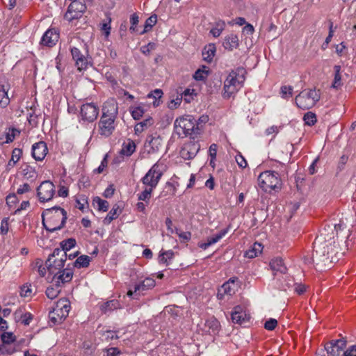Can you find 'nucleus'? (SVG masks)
Listing matches in <instances>:
<instances>
[{
  "label": "nucleus",
  "mask_w": 356,
  "mask_h": 356,
  "mask_svg": "<svg viewBox=\"0 0 356 356\" xmlns=\"http://www.w3.org/2000/svg\"><path fill=\"white\" fill-rule=\"evenodd\" d=\"M138 22H139L138 16L136 13H134L133 15H131V17H130L131 26L129 29L130 31H131V32L136 31V26L138 24Z\"/></svg>",
  "instance_id": "13d9d810"
},
{
  "label": "nucleus",
  "mask_w": 356,
  "mask_h": 356,
  "mask_svg": "<svg viewBox=\"0 0 356 356\" xmlns=\"http://www.w3.org/2000/svg\"><path fill=\"white\" fill-rule=\"evenodd\" d=\"M208 120H209L208 115H202L201 117H200V118L198 119V121L196 123L195 129L197 130H201L202 128V125L205 124L208 122Z\"/></svg>",
  "instance_id": "e2e57ef3"
},
{
  "label": "nucleus",
  "mask_w": 356,
  "mask_h": 356,
  "mask_svg": "<svg viewBox=\"0 0 356 356\" xmlns=\"http://www.w3.org/2000/svg\"><path fill=\"white\" fill-rule=\"evenodd\" d=\"M320 99V94L315 89H305L301 91L295 98L296 106L307 110L312 108Z\"/></svg>",
  "instance_id": "39448f33"
},
{
  "label": "nucleus",
  "mask_w": 356,
  "mask_h": 356,
  "mask_svg": "<svg viewBox=\"0 0 356 356\" xmlns=\"http://www.w3.org/2000/svg\"><path fill=\"white\" fill-rule=\"evenodd\" d=\"M136 150V144L135 143L128 139L127 141H124L122 144V149L120 151V154L122 156H130Z\"/></svg>",
  "instance_id": "a878e982"
},
{
  "label": "nucleus",
  "mask_w": 356,
  "mask_h": 356,
  "mask_svg": "<svg viewBox=\"0 0 356 356\" xmlns=\"http://www.w3.org/2000/svg\"><path fill=\"white\" fill-rule=\"evenodd\" d=\"M70 309V301L65 298L60 299L56 303L53 310L49 312L50 321L54 325L61 323L68 316Z\"/></svg>",
  "instance_id": "423d86ee"
},
{
  "label": "nucleus",
  "mask_w": 356,
  "mask_h": 356,
  "mask_svg": "<svg viewBox=\"0 0 356 356\" xmlns=\"http://www.w3.org/2000/svg\"><path fill=\"white\" fill-rule=\"evenodd\" d=\"M163 94V91L161 89H155L147 95V97L154 99L153 104L154 106H158L160 104V99L162 97Z\"/></svg>",
  "instance_id": "49530a36"
},
{
  "label": "nucleus",
  "mask_w": 356,
  "mask_h": 356,
  "mask_svg": "<svg viewBox=\"0 0 356 356\" xmlns=\"http://www.w3.org/2000/svg\"><path fill=\"white\" fill-rule=\"evenodd\" d=\"M205 326L208 328V332L213 334L218 333L220 328V322L213 316L206 321Z\"/></svg>",
  "instance_id": "c85d7f7f"
},
{
  "label": "nucleus",
  "mask_w": 356,
  "mask_h": 356,
  "mask_svg": "<svg viewBox=\"0 0 356 356\" xmlns=\"http://www.w3.org/2000/svg\"><path fill=\"white\" fill-rule=\"evenodd\" d=\"M216 49L214 44H209L206 46L202 51L203 59L209 63L213 60Z\"/></svg>",
  "instance_id": "7c9ffc66"
},
{
  "label": "nucleus",
  "mask_w": 356,
  "mask_h": 356,
  "mask_svg": "<svg viewBox=\"0 0 356 356\" xmlns=\"http://www.w3.org/2000/svg\"><path fill=\"white\" fill-rule=\"evenodd\" d=\"M59 39V33L55 29H49L42 35L40 44L42 46L52 47Z\"/></svg>",
  "instance_id": "6ab92c4d"
},
{
  "label": "nucleus",
  "mask_w": 356,
  "mask_h": 356,
  "mask_svg": "<svg viewBox=\"0 0 356 356\" xmlns=\"http://www.w3.org/2000/svg\"><path fill=\"white\" fill-rule=\"evenodd\" d=\"M1 340L3 343L9 344L15 340V337L11 332H4L1 335Z\"/></svg>",
  "instance_id": "6e6d98bb"
},
{
  "label": "nucleus",
  "mask_w": 356,
  "mask_h": 356,
  "mask_svg": "<svg viewBox=\"0 0 356 356\" xmlns=\"http://www.w3.org/2000/svg\"><path fill=\"white\" fill-rule=\"evenodd\" d=\"M343 356H356V345H353L343 352Z\"/></svg>",
  "instance_id": "774afa93"
},
{
  "label": "nucleus",
  "mask_w": 356,
  "mask_h": 356,
  "mask_svg": "<svg viewBox=\"0 0 356 356\" xmlns=\"http://www.w3.org/2000/svg\"><path fill=\"white\" fill-rule=\"evenodd\" d=\"M270 268L275 274L277 273H285L286 271V268L281 258L273 259L270 261Z\"/></svg>",
  "instance_id": "cd10ccee"
},
{
  "label": "nucleus",
  "mask_w": 356,
  "mask_h": 356,
  "mask_svg": "<svg viewBox=\"0 0 356 356\" xmlns=\"http://www.w3.org/2000/svg\"><path fill=\"white\" fill-rule=\"evenodd\" d=\"M67 259V254H63V256H61L59 258L54 259L53 261H51V259L50 257L48 258L46 261V265L47 266V276L52 277L56 273L58 270H62L64 269L65 263Z\"/></svg>",
  "instance_id": "4468645a"
},
{
  "label": "nucleus",
  "mask_w": 356,
  "mask_h": 356,
  "mask_svg": "<svg viewBox=\"0 0 356 356\" xmlns=\"http://www.w3.org/2000/svg\"><path fill=\"white\" fill-rule=\"evenodd\" d=\"M277 325V321L275 318H270L266 321L264 327L267 330H273Z\"/></svg>",
  "instance_id": "052dcab7"
},
{
  "label": "nucleus",
  "mask_w": 356,
  "mask_h": 356,
  "mask_svg": "<svg viewBox=\"0 0 356 356\" xmlns=\"http://www.w3.org/2000/svg\"><path fill=\"white\" fill-rule=\"evenodd\" d=\"M154 120L152 118H148L145 120L136 124L134 127L136 134L142 133L145 131L148 127L152 126Z\"/></svg>",
  "instance_id": "e433bc0d"
},
{
  "label": "nucleus",
  "mask_w": 356,
  "mask_h": 356,
  "mask_svg": "<svg viewBox=\"0 0 356 356\" xmlns=\"http://www.w3.org/2000/svg\"><path fill=\"white\" fill-rule=\"evenodd\" d=\"M245 70L243 67H238L232 70L224 81L223 97L229 99L236 94L243 87L245 80Z\"/></svg>",
  "instance_id": "7ed1b4c3"
},
{
  "label": "nucleus",
  "mask_w": 356,
  "mask_h": 356,
  "mask_svg": "<svg viewBox=\"0 0 356 356\" xmlns=\"http://www.w3.org/2000/svg\"><path fill=\"white\" fill-rule=\"evenodd\" d=\"M22 154V152L19 148H15L13 150L11 159L8 161V162L6 165V170L7 171H10V169L13 168L17 162L19 160Z\"/></svg>",
  "instance_id": "2f4dec72"
},
{
  "label": "nucleus",
  "mask_w": 356,
  "mask_h": 356,
  "mask_svg": "<svg viewBox=\"0 0 356 356\" xmlns=\"http://www.w3.org/2000/svg\"><path fill=\"white\" fill-rule=\"evenodd\" d=\"M156 44L154 42H149L147 45L140 47V51L145 55H149L151 51L155 49Z\"/></svg>",
  "instance_id": "4d7b16f0"
},
{
  "label": "nucleus",
  "mask_w": 356,
  "mask_h": 356,
  "mask_svg": "<svg viewBox=\"0 0 356 356\" xmlns=\"http://www.w3.org/2000/svg\"><path fill=\"white\" fill-rule=\"evenodd\" d=\"M346 346L343 339L332 340L325 345L327 356H339Z\"/></svg>",
  "instance_id": "ddd939ff"
},
{
  "label": "nucleus",
  "mask_w": 356,
  "mask_h": 356,
  "mask_svg": "<svg viewBox=\"0 0 356 356\" xmlns=\"http://www.w3.org/2000/svg\"><path fill=\"white\" fill-rule=\"evenodd\" d=\"M334 77L332 86V88L337 89L340 88L343 84L341 82V66L335 65L334 67Z\"/></svg>",
  "instance_id": "58836bf2"
},
{
  "label": "nucleus",
  "mask_w": 356,
  "mask_h": 356,
  "mask_svg": "<svg viewBox=\"0 0 356 356\" xmlns=\"http://www.w3.org/2000/svg\"><path fill=\"white\" fill-rule=\"evenodd\" d=\"M208 75L207 71L204 69H198L194 74L193 78L197 81L204 80Z\"/></svg>",
  "instance_id": "864d4df0"
},
{
  "label": "nucleus",
  "mask_w": 356,
  "mask_h": 356,
  "mask_svg": "<svg viewBox=\"0 0 356 356\" xmlns=\"http://www.w3.org/2000/svg\"><path fill=\"white\" fill-rule=\"evenodd\" d=\"M326 234V229L321 231L320 235L316 236L314 242L313 262L320 267L330 268L331 264L334 262L332 256L335 247V241L333 236H329Z\"/></svg>",
  "instance_id": "f257e3e1"
},
{
  "label": "nucleus",
  "mask_w": 356,
  "mask_h": 356,
  "mask_svg": "<svg viewBox=\"0 0 356 356\" xmlns=\"http://www.w3.org/2000/svg\"><path fill=\"white\" fill-rule=\"evenodd\" d=\"M157 22V15L154 14L152 15L149 17H148L144 25V30L140 33V34H144L152 29V28L156 24Z\"/></svg>",
  "instance_id": "a19ab883"
},
{
  "label": "nucleus",
  "mask_w": 356,
  "mask_h": 356,
  "mask_svg": "<svg viewBox=\"0 0 356 356\" xmlns=\"http://www.w3.org/2000/svg\"><path fill=\"white\" fill-rule=\"evenodd\" d=\"M20 295L22 297L31 298L33 296V290L31 285L24 284L20 289Z\"/></svg>",
  "instance_id": "3c124183"
},
{
  "label": "nucleus",
  "mask_w": 356,
  "mask_h": 356,
  "mask_svg": "<svg viewBox=\"0 0 356 356\" xmlns=\"http://www.w3.org/2000/svg\"><path fill=\"white\" fill-rule=\"evenodd\" d=\"M111 17H108V22H104L102 25V30L104 32L105 36L108 37L111 33Z\"/></svg>",
  "instance_id": "680f3d73"
},
{
  "label": "nucleus",
  "mask_w": 356,
  "mask_h": 356,
  "mask_svg": "<svg viewBox=\"0 0 356 356\" xmlns=\"http://www.w3.org/2000/svg\"><path fill=\"white\" fill-rule=\"evenodd\" d=\"M173 257L174 252L172 250L161 251L159 256V262L168 266Z\"/></svg>",
  "instance_id": "c9c22d12"
},
{
  "label": "nucleus",
  "mask_w": 356,
  "mask_h": 356,
  "mask_svg": "<svg viewBox=\"0 0 356 356\" xmlns=\"http://www.w3.org/2000/svg\"><path fill=\"white\" fill-rule=\"evenodd\" d=\"M235 159L239 167L245 168L248 165L246 160L241 154H237Z\"/></svg>",
  "instance_id": "0e129e2a"
},
{
  "label": "nucleus",
  "mask_w": 356,
  "mask_h": 356,
  "mask_svg": "<svg viewBox=\"0 0 356 356\" xmlns=\"http://www.w3.org/2000/svg\"><path fill=\"white\" fill-rule=\"evenodd\" d=\"M76 240L74 238H68L67 240L63 241L60 243V246L63 250V252L66 253L67 251L71 250L76 245Z\"/></svg>",
  "instance_id": "8fccbe9b"
},
{
  "label": "nucleus",
  "mask_w": 356,
  "mask_h": 356,
  "mask_svg": "<svg viewBox=\"0 0 356 356\" xmlns=\"http://www.w3.org/2000/svg\"><path fill=\"white\" fill-rule=\"evenodd\" d=\"M60 286L61 285L53 284L52 286H48L46 290L47 296L51 300L56 298L60 291Z\"/></svg>",
  "instance_id": "79ce46f5"
},
{
  "label": "nucleus",
  "mask_w": 356,
  "mask_h": 356,
  "mask_svg": "<svg viewBox=\"0 0 356 356\" xmlns=\"http://www.w3.org/2000/svg\"><path fill=\"white\" fill-rule=\"evenodd\" d=\"M153 191H154L153 188H151L147 186H145L144 190L141 193H140L137 195L138 199L140 201H144L146 203H148L151 198L152 193Z\"/></svg>",
  "instance_id": "37998d69"
},
{
  "label": "nucleus",
  "mask_w": 356,
  "mask_h": 356,
  "mask_svg": "<svg viewBox=\"0 0 356 356\" xmlns=\"http://www.w3.org/2000/svg\"><path fill=\"white\" fill-rule=\"evenodd\" d=\"M86 5L81 0L72 1L67 7L64 19L72 22L80 19L86 10Z\"/></svg>",
  "instance_id": "0eeeda50"
},
{
  "label": "nucleus",
  "mask_w": 356,
  "mask_h": 356,
  "mask_svg": "<svg viewBox=\"0 0 356 356\" xmlns=\"http://www.w3.org/2000/svg\"><path fill=\"white\" fill-rule=\"evenodd\" d=\"M229 228H225L220 230L218 233L208 237L207 241L200 243L198 246L202 250H207L209 246L218 243L222 238L228 232Z\"/></svg>",
  "instance_id": "4be33fe9"
},
{
  "label": "nucleus",
  "mask_w": 356,
  "mask_h": 356,
  "mask_svg": "<svg viewBox=\"0 0 356 356\" xmlns=\"http://www.w3.org/2000/svg\"><path fill=\"white\" fill-rule=\"evenodd\" d=\"M155 286V280L151 277H147L138 284L134 286V292H143L150 289Z\"/></svg>",
  "instance_id": "bb28decb"
},
{
  "label": "nucleus",
  "mask_w": 356,
  "mask_h": 356,
  "mask_svg": "<svg viewBox=\"0 0 356 356\" xmlns=\"http://www.w3.org/2000/svg\"><path fill=\"white\" fill-rule=\"evenodd\" d=\"M67 220V212L60 207L47 209L42 213V222L49 232L62 229Z\"/></svg>",
  "instance_id": "f03ea898"
},
{
  "label": "nucleus",
  "mask_w": 356,
  "mask_h": 356,
  "mask_svg": "<svg viewBox=\"0 0 356 356\" xmlns=\"http://www.w3.org/2000/svg\"><path fill=\"white\" fill-rule=\"evenodd\" d=\"M102 116L116 118L118 113V105L114 98L106 100L102 106Z\"/></svg>",
  "instance_id": "aec40b11"
},
{
  "label": "nucleus",
  "mask_w": 356,
  "mask_h": 356,
  "mask_svg": "<svg viewBox=\"0 0 356 356\" xmlns=\"http://www.w3.org/2000/svg\"><path fill=\"white\" fill-rule=\"evenodd\" d=\"M131 113L134 119L139 120L143 116L144 110L140 106L134 107L131 108Z\"/></svg>",
  "instance_id": "5fc2aeb1"
},
{
  "label": "nucleus",
  "mask_w": 356,
  "mask_h": 356,
  "mask_svg": "<svg viewBox=\"0 0 356 356\" xmlns=\"http://www.w3.org/2000/svg\"><path fill=\"white\" fill-rule=\"evenodd\" d=\"M262 250L263 245L261 243L256 242L245 252L244 256L245 257L252 259L260 254L262 252Z\"/></svg>",
  "instance_id": "c756f323"
},
{
  "label": "nucleus",
  "mask_w": 356,
  "mask_h": 356,
  "mask_svg": "<svg viewBox=\"0 0 356 356\" xmlns=\"http://www.w3.org/2000/svg\"><path fill=\"white\" fill-rule=\"evenodd\" d=\"M99 114V108L93 103L83 104L81 108V119L92 122L95 121Z\"/></svg>",
  "instance_id": "f8f14e48"
},
{
  "label": "nucleus",
  "mask_w": 356,
  "mask_h": 356,
  "mask_svg": "<svg viewBox=\"0 0 356 356\" xmlns=\"http://www.w3.org/2000/svg\"><path fill=\"white\" fill-rule=\"evenodd\" d=\"M10 88L9 83L0 85V106L2 108H6L10 103L8 95Z\"/></svg>",
  "instance_id": "393cba45"
},
{
  "label": "nucleus",
  "mask_w": 356,
  "mask_h": 356,
  "mask_svg": "<svg viewBox=\"0 0 356 356\" xmlns=\"http://www.w3.org/2000/svg\"><path fill=\"white\" fill-rule=\"evenodd\" d=\"M232 321L234 323L242 324L248 320V316L241 306H236L234 308L231 314Z\"/></svg>",
  "instance_id": "5701e85b"
},
{
  "label": "nucleus",
  "mask_w": 356,
  "mask_h": 356,
  "mask_svg": "<svg viewBox=\"0 0 356 356\" xmlns=\"http://www.w3.org/2000/svg\"><path fill=\"white\" fill-rule=\"evenodd\" d=\"M31 191V186L28 183H24L23 184L19 185L18 188L17 189V193L18 195H22L24 193H26Z\"/></svg>",
  "instance_id": "bf43d9fd"
},
{
  "label": "nucleus",
  "mask_w": 356,
  "mask_h": 356,
  "mask_svg": "<svg viewBox=\"0 0 356 356\" xmlns=\"http://www.w3.org/2000/svg\"><path fill=\"white\" fill-rule=\"evenodd\" d=\"M293 88L291 86H282L280 88L281 97L284 99H289L293 96Z\"/></svg>",
  "instance_id": "de8ad7c7"
},
{
  "label": "nucleus",
  "mask_w": 356,
  "mask_h": 356,
  "mask_svg": "<svg viewBox=\"0 0 356 356\" xmlns=\"http://www.w3.org/2000/svg\"><path fill=\"white\" fill-rule=\"evenodd\" d=\"M33 269L36 270L41 277H44L47 273V266H44L42 260L38 259L34 263Z\"/></svg>",
  "instance_id": "c03bdc74"
},
{
  "label": "nucleus",
  "mask_w": 356,
  "mask_h": 356,
  "mask_svg": "<svg viewBox=\"0 0 356 356\" xmlns=\"http://www.w3.org/2000/svg\"><path fill=\"white\" fill-rule=\"evenodd\" d=\"M303 120L305 124L308 125H313L316 122V117L314 113L308 112L306 114H305Z\"/></svg>",
  "instance_id": "603ef678"
},
{
  "label": "nucleus",
  "mask_w": 356,
  "mask_h": 356,
  "mask_svg": "<svg viewBox=\"0 0 356 356\" xmlns=\"http://www.w3.org/2000/svg\"><path fill=\"white\" fill-rule=\"evenodd\" d=\"M47 150L44 142L36 143L32 146V156L36 161H42L47 154Z\"/></svg>",
  "instance_id": "412c9836"
},
{
  "label": "nucleus",
  "mask_w": 356,
  "mask_h": 356,
  "mask_svg": "<svg viewBox=\"0 0 356 356\" xmlns=\"http://www.w3.org/2000/svg\"><path fill=\"white\" fill-rule=\"evenodd\" d=\"M91 261V257L88 255H81L77 257L74 263V266L77 268H87Z\"/></svg>",
  "instance_id": "4c0bfd02"
},
{
  "label": "nucleus",
  "mask_w": 356,
  "mask_h": 356,
  "mask_svg": "<svg viewBox=\"0 0 356 356\" xmlns=\"http://www.w3.org/2000/svg\"><path fill=\"white\" fill-rule=\"evenodd\" d=\"M162 175L163 172L159 169V165L155 163L141 179V181L145 186L154 189L157 186Z\"/></svg>",
  "instance_id": "1a4fd4ad"
},
{
  "label": "nucleus",
  "mask_w": 356,
  "mask_h": 356,
  "mask_svg": "<svg viewBox=\"0 0 356 356\" xmlns=\"http://www.w3.org/2000/svg\"><path fill=\"white\" fill-rule=\"evenodd\" d=\"M9 226H8V220L7 218H3L1 220L0 230L2 234H6L8 232Z\"/></svg>",
  "instance_id": "69168bd1"
},
{
  "label": "nucleus",
  "mask_w": 356,
  "mask_h": 356,
  "mask_svg": "<svg viewBox=\"0 0 356 356\" xmlns=\"http://www.w3.org/2000/svg\"><path fill=\"white\" fill-rule=\"evenodd\" d=\"M71 54L79 71L85 70L89 64L88 58L84 56L76 47L71 48Z\"/></svg>",
  "instance_id": "dca6fc26"
},
{
  "label": "nucleus",
  "mask_w": 356,
  "mask_h": 356,
  "mask_svg": "<svg viewBox=\"0 0 356 356\" xmlns=\"http://www.w3.org/2000/svg\"><path fill=\"white\" fill-rule=\"evenodd\" d=\"M120 307V302L117 300H111L102 304L100 307V309L103 313L106 314Z\"/></svg>",
  "instance_id": "473e14b6"
},
{
  "label": "nucleus",
  "mask_w": 356,
  "mask_h": 356,
  "mask_svg": "<svg viewBox=\"0 0 356 356\" xmlns=\"http://www.w3.org/2000/svg\"><path fill=\"white\" fill-rule=\"evenodd\" d=\"M226 24L225 21L218 19L214 23V26L211 29L210 33L214 37L218 38L225 30Z\"/></svg>",
  "instance_id": "72a5a7b5"
},
{
  "label": "nucleus",
  "mask_w": 356,
  "mask_h": 356,
  "mask_svg": "<svg viewBox=\"0 0 356 356\" xmlns=\"http://www.w3.org/2000/svg\"><path fill=\"white\" fill-rule=\"evenodd\" d=\"M176 134H191L195 129V125L192 120L186 118L177 119L175 122Z\"/></svg>",
  "instance_id": "f3484780"
},
{
  "label": "nucleus",
  "mask_w": 356,
  "mask_h": 356,
  "mask_svg": "<svg viewBox=\"0 0 356 356\" xmlns=\"http://www.w3.org/2000/svg\"><path fill=\"white\" fill-rule=\"evenodd\" d=\"M92 202L94 207H97L99 211H106L108 209V202L99 197H94Z\"/></svg>",
  "instance_id": "ea45409f"
},
{
  "label": "nucleus",
  "mask_w": 356,
  "mask_h": 356,
  "mask_svg": "<svg viewBox=\"0 0 356 356\" xmlns=\"http://www.w3.org/2000/svg\"><path fill=\"white\" fill-rule=\"evenodd\" d=\"M121 210L120 209L119 206L116 204L114 205L106 218L104 219V223L106 225L110 224L113 220L116 219L119 216Z\"/></svg>",
  "instance_id": "f704fd0d"
},
{
  "label": "nucleus",
  "mask_w": 356,
  "mask_h": 356,
  "mask_svg": "<svg viewBox=\"0 0 356 356\" xmlns=\"http://www.w3.org/2000/svg\"><path fill=\"white\" fill-rule=\"evenodd\" d=\"M258 184L263 191L270 193L273 190L280 189L282 181L278 172L266 170L259 175Z\"/></svg>",
  "instance_id": "20e7f679"
},
{
  "label": "nucleus",
  "mask_w": 356,
  "mask_h": 356,
  "mask_svg": "<svg viewBox=\"0 0 356 356\" xmlns=\"http://www.w3.org/2000/svg\"><path fill=\"white\" fill-rule=\"evenodd\" d=\"M237 278H230L227 282L224 283L218 291V298L224 299L225 297H230L234 295L237 289L236 281Z\"/></svg>",
  "instance_id": "2eb2a0df"
},
{
  "label": "nucleus",
  "mask_w": 356,
  "mask_h": 356,
  "mask_svg": "<svg viewBox=\"0 0 356 356\" xmlns=\"http://www.w3.org/2000/svg\"><path fill=\"white\" fill-rule=\"evenodd\" d=\"M149 145L152 147L153 150H156L159 149V147L161 145V138L159 135L156 137H152L151 135L149 138L147 139Z\"/></svg>",
  "instance_id": "09e8293b"
},
{
  "label": "nucleus",
  "mask_w": 356,
  "mask_h": 356,
  "mask_svg": "<svg viewBox=\"0 0 356 356\" xmlns=\"http://www.w3.org/2000/svg\"><path fill=\"white\" fill-rule=\"evenodd\" d=\"M73 277V272L71 269L64 268L58 270L52 277L47 276V280L54 285H61L71 281Z\"/></svg>",
  "instance_id": "9b49d317"
},
{
  "label": "nucleus",
  "mask_w": 356,
  "mask_h": 356,
  "mask_svg": "<svg viewBox=\"0 0 356 356\" xmlns=\"http://www.w3.org/2000/svg\"><path fill=\"white\" fill-rule=\"evenodd\" d=\"M217 151L218 145L215 143L211 144L209 149V154L210 158L216 159Z\"/></svg>",
  "instance_id": "338daca9"
},
{
  "label": "nucleus",
  "mask_w": 356,
  "mask_h": 356,
  "mask_svg": "<svg viewBox=\"0 0 356 356\" xmlns=\"http://www.w3.org/2000/svg\"><path fill=\"white\" fill-rule=\"evenodd\" d=\"M116 118L101 116L98 123L99 129L102 134H112L117 126Z\"/></svg>",
  "instance_id": "a211bd4d"
},
{
  "label": "nucleus",
  "mask_w": 356,
  "mask_h": 356,
  "mask_svg": "<svg viewBox=\"0 0 356 356\" xmlns=\"http://www.w3.org/2000/svg\"><path fill=\"white\" fill-rule=\"evenodd\" d=\"M223 47L228 51H233L239 46V40L237 35L230 33L226 35L222 42Z\"/></svg>",
  "instance_id": "b1692460"
},
{
  "label": "nucleus",
  "mask_w": 356,
  "mask_h": 356,
  "mask_svg": "<svg viewBox=\"0 0 356 356\" xmlns=\"http://www.w3.org/2000/svg\"><path fill=\"white\" fill-rule=\"evenodd\" d=\"M200 149V144L195 141V137L190 138L183 145L180 150V156L185 160L193 159Z\"/></svg>",
  "instance_id": "9d476101"
},
{
  "label": "nucleus",
  "mask_w": 356,
  "mask_h": 356,
  "mask_svg": "<svg viewBox=\"0 0 356 356\" xmlns=\"http://www.w3.org/2000/svg\"><path fill=\"white\" fill-rule=\"evenodd\" d=\"M22 172L24 177L27 179L33 180L37 177V172L35 169L29 165H26L25 168L22 169Z\"/></svg>",
  "instance_id": "a18cd8bd"
},
{
  "label": "nucleus",
  "mask_w": 356,
  "mask_h": 356,
  "mask_svg": "<svg viewBox=\"0 0 356 356\" xmlns=\"http://www.w3.org/2000/svg\"><path fill=\"white\" fill-rule=\"evenodd\" d=\"M56 193V187L50 181H42L37 188V197L40 203L51 201Z\"/></svg>",
  "instance_id": "6e6552de"
}]
</instances>
